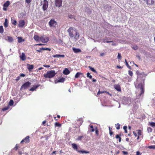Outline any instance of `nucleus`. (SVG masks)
I'll return each instance as SVG.
<instances>
[{
  "mask_svg": "<svg viewBox=\"0 0 155 155\" xmlns=\"http://www.w3.org/2000/svg\"><path fill=\"white\" fill-rule=\"evenodd\" d=\"M67 31L71 38L74 37L76 40H77L78 38L79 37V34L78 31L76 28L71 27L69 28Z\"/></svg>",
  "mask_w": 155,
  "mask_h": 155,
  "instance_id": "obj_1",
  "label": "nucleus"
},
{
  "mask_svg": "<svg viewBox=\"0 0 155 155\" xmlns=\"http://www.w3.org/2000/svg\"><path fill=\"white\" fill-rule=\"evenodd\" d=\"M56 74L55 71L51 70L47 71L43 76L45 78H51L54 77Z\"/></svg>",
  "mask_w": 155,
  "mask_h": 155,
  "instance_id": "obj_2",
  "label": "nucleus"
},
{
  "mask_svg": "<svg viewBox=\"0 0 155 155\" xmlns=\"http://www.w3.org/2000/svg\"><path fill=\"white\" fill-rule=\"evenodd\" d=\"M50 27H55L57 25V22L53 19H51L49 22Z\"/></svg>",
  "mask_w": 155,
  "mask_h": 155,
  "instance_id": "obj_3",
  "label": "nucleus"
},
{
  "mask_svg": "<svg viewBox=\"0 0 155 155\" xmlns=\"http://www.w3.org/2000/svg\"><path fill=\"white\" fill-rule=\"evenodd\" d=\"M31 84V82L28 81L24 83L21 86V89H26L28 87H29Z\"/></svg>",
  "mask_w": 155,
  "mask_h": 155,
  "instance_id": "obj_4",
  "label": "nucleus"
},
{
  "mask_svg": "<svg viewBox=\"0 0 155 155\" xmlns=\"http://www.w3.org/2000/svg\"><path fill=\"white\" fill-rule=\"evenodd\" d=\"M48 7V2L47 0L43 1L42 9L44 11L46 10Z\"/></svg>",
  "mask_w": 155,
  "mask_h": 155,
  "instance_id": "obj_5",
  "label": "nucleus"
},
{
  "mask_svg": "<svg viewBox=\"0 0 155 155\" xmlns=\"http://www.w3.org/2000/svg\"><path fill=\"white\" fill-rule=\"evenodd\" d=\"M137 87L140 89L141 93L140 94V95L143 94L144 92V86L141 83H140L138 84Z\"/></svg>",
  "mask_w": 155,
  "mask_h": 155,
  "instance_id": "obj_6",
  "label": "nucleus"
},
{
  "mask_svg": "<svg viewBox=\"0 0 155 155\" xmlns=\"http://www.w3.org/2000/svg\"><path fill=\"white\" fill-rule=\"evenodd\" d=\"M49 40V38L48 37H44V35L40 37V40L43 43H46Z\"/></svg>",
  "mask_w": 155,
  "mask_h": 155,
  "instance_id": "obj_7",
  "label": "nucleus"
},
{
  "mask_svg": "<svg viewBox=\"0 0 155 155\" xmlns=\"http://www.w3.org/2000/svg\"><path fill=\"white\" fill-rule=\"evenodd\" d=\"M62 0H55V5L56 7H60L62 6Z\"/></svg>",
  "mask_w": 155,
  "mask_h": 155,
  "instance_id": "obj_8",
  "label": "nucleus"
},
{
  "mask_svg": "<svg viewBox=\"0 0 155 155\" xmlns=\"http://www.w3.org/2000/svg\"><path fill=\"white\" fill-rule=\"evenodd\" d=\"M29 138L30 137L29 136H27L21 141V143H23L24 142L26 143H29L30 141Z\"/></svg>",
  "mask_w": 155,
  "mask_h": 155,
  "instance_id": "obj_9",
  "label": "nucleus"
},
{
  "mask_svg": "<svg viewBox=\"0 0 155 155\" xmlns=\"http://www.w3.org/2000/svg\"><path fill=\"white\" fill-rule=\"evenodd\" d=\"M147 5H152L154 3V0H143Z\"/></svg>",
  "mask_w": 155,
  "mask_h": 155,
  "instance_id": "obj_10",
  "label": "nucleus"
},
{
  "mask_svg": "<svg viewBox=\"0 0 155 155\" xmlns=\"http://www.w3.org/2000/svg\"><path fill=\"white\" fill-rule=\"evenodd\" d=\"M27 67L28 70L29 71H31L34 68V66L32 64H27Z\"/></svg>",
  "mask_w": 155,
  "mask_h": 155,
  "instance_id": "obj_11",
  "label": "nucleus"
},
{
  "mask_svg": "<svg viewBox=\"0 0 155 155\" xmlns=\"http://www.w3.org/2000/svg\"><path fill=\"white\" fill-rule=\"evenodd\" d=\"M25 24V22L24 20L20 21L18 23V26L20 27H22L24 26Z\"/></svg>",
  "mask_w": 155,
  "mask_h": 155,
  "instance_id": "obj_12",
  "label": "nucleus"
},
{
  "mask_svg": "<svg viewBox=\"0 0 155 155\" xmlns=\"http://www.w3.org/2000/svg\"><path fill=\"white\" fill-rule=\"evenodd\" d=\"M114 87L117 91H121V87L119 85L117 84L114 85Z\"/></svg>",
  "mask_w": 155,
  "mask_h": 155,
  "instance_id": "obj_13",
  "label": "nucleus"
},
{
  "mask_svg": "<svg viewBox=\"0 0 155 155\" xmlns=\"http://www.w3.org/2000/svg\"><path fill=\"white\" fill-rule=\"evenodd\" d=\"M40 86V85H34L33 87H31L29 90L30 91H34L38 87Z\"/></svg>",
  "mask_w": 155,
  "mask_h": 155,
  "instance_id": "obj_14",
  "label": "nucleus"
},
{
  "mask_svg": "<svg viewBox=\"0 0 155 155\" xmlns=\"http://www.w3.org/2000/svg\"><path fill=\"white\" fill-rule=\"evenodd\" d=\"M20 57L22 61H25L26 59V56L24 53H22L21 55L20 56Z\"/></svg>",
  "mask_w": 155,
  "mask_h": 155,
  "instance_id": "obj_15",
  "label": "nucleus"
},
{
  "mask_svg": "<svg viewBox=\"0 0 155 155\" xmlns=\"http://www.w3.org/2000/svg\"><path fill=\"white\" fill-rule=\"evenodd\" d=\"M73 51L75 53H78L81 52V50L80 49L73 48H72Z\"/></svg>",
  "mask_w": 155,
  "mask_h": 155,
  "instance_id": "obj_16",
  "label": "nucleus"
},
{
  "mask_svg": "<svg viewBox=\"0 0 155 155\" xmlns=\"http://www.w3.org/2000/svg\"><path fill=\"white\" fill-rule=\"evenodd\" d=\"M6 40L9 42H12L13 41V39L10 36H8L7 37Z\"/></svg>",
  "mask_w": 155,
  "mask_h": 155,
  "instance_id": "obj_17",
  "label": "nucleus"
},
{
  "mask_svg": "<svg viewBox=\"0 0 155 155\" xmlns=\"http://www.w3.org/2000/svg\"><path fill=\"white\" fill-rule=\"evenodd\" d=\"M71 145L72 147L73 148V149L74 150H76L78 152V151L79 150H78V147L77 146V144L75 143H72Z\"/></svg>",
  "mask_w": 155,
  "mask_h": 155,
  "instance_id": "obj_18",
  "label": "nucleus"
},
{
  "mask_svg": "<svg viewBox=\"0 0 155 155\" xmlns=\"http://www.w3.org/2000/svg\"><path fill=\"white\" fill-rule=\"evenodd\" d=\"M63 73L65 75H68L70 73V72L68 69L66 68L63 71Z\"/></svg>",
  "mask_w": 155,
  "mask_h": 155,
  "instance_id": "obj_19",
  "label": "nucleus"
},
{
  "mask_svg": "<svg viewBox=\"0 0 155 155\" xmlns=\"http://www.w3.org/2000/svg\"><path fill=\"white\" fill-rule=\"evenodd\" d=\"M10 4V2L9 1H7L4 4L3 7H4L7 8L9 6Z\"/></svg>",
  "mask_w": 155,
  "mask_h": 155,
  "instance_id": "obj_20",
  "label": "nucleus"
},
{
  "mask_svg": "<svg viewBox=\"0 0 155 155\" xmlns=\"http://www.w3.org/2000/svg\"><path fill=\"white\" fill-rule=\"evenodd\" d=\"M53 57L54 58H56V57H63L64 58L65 57V56L64 54H55L53 55Z\"/></svg>",
  "mask_w": 155,
  "mask_h": 155,
  "instance_id": "obj_21",
  "label": "nucleus"
},
{
  "mask_svg": "<svg viewBox=\"0 0 155 155\" xmlns=\"http://www.w3.org/2000/svg\"><path fill=\"white\" fill-rule=\"evenodd\" d=\"M34 39L36 41H39L40 40V37L37 35H35L34 36Z\"/></svg>",
  "mask_w": 155,
  "mask_h": 155,
  "instance_id": "obj_22",
  "label": "nucleus"
},
{
  "mask_svg": "<svg viewBox=\"0 0 155 155\" xmlns=\"http://www.w3.org/2000/svg\"><path fill=\"white\" fill-rule=\"evenodd\" d=\"M78 152L80 153H89V151H86L84 150H78Z\"/></svg>",
  "mask_w": 155,
  "mask_h": 155,
  "instance_id": "obj_23",
  "label": "nucleus"
},
{
  "mask_svg": "<svg viewBox=\"0 0 155 155\" xmlns=\"http://www.w3.org/2000/svg\"><path fill=\"white\" fill-rule=\"evenodd\" d=\"M24 41V40L21 37H18V43H20Z\"/></svg>",
  "mask_w": 155,
  "mask_h": 155,
  "instance_id": "obj_24",
  "label": "nucleus"
},
{
  "mask_svg": "<svg viewBox=\"0 0 155 155\" xmlns=\"http://www.w3.org/2000/svg\"><path fill=\"white\" fill-rule=\"evenodd\" d=\"M131 48H132L133 49L136 50L138 49V46L137 45H133L131 46Z\"/></svg>",
  "mask_w": 155,
  "mask_h": 155,
  "instance_id": "obj_25",
  "label": "nucleus"
},
{
  "mask_svg": "<svg viewBox=\"0 0 155 155\" xmlns=\"http://www.w3.org/2000/svg\"><path fill=\"white\" fill-rule=\"evenodd\" d=\"M65 80V79L63 78L62 77L60 78H59L58 81V82H63Z\"/></svg>",
  "mask_w": 155,
  "mask_h": 155,
  "instance_id": "obj_26",
  "label": "nucleus"
},
{
  "mask_svg": "<svg viewBox=\"0 0 155 155\" xmlns=\"http://www.w3.org/2000/svg\"><path fill=\"white\" fill-rule=\"evenodd\" d=\"M120 135L117 134L116 136V138L119 139V142H121V137H120Z\"/></svg>",
  "mask_w": 155,
  "mask_h": 155,
  "instance_id": "obj_27",
  "label": "nucleus"
},
{
  "mask_svg": "<svg viewBox=\"0 0 155 155\" xmlns=\"http://www.w3.org/2000/svg\"><path fill=\"white\" fill-rule=\"evenodd\" d=\"M90 131L91 132H93L94 131L95 129H94L93 125H90Z\"/></svg>",
  "mask_w": 155,
  "mask_h": 155,
  "instance_id": "obj_28",
  "label": "nucleus"
},
{
  "mask_svg": "<svg viewBox=\"0 0 155 155\" xmlns=\"http://www.w3.org/2000/svg\"><path fill=\"white\" fill-rule=\"evenodd\" d=\"M8 26V20L7 19H5V21L4 23V26L5 27H7Z\"/></svg>",
  "mask_w": 155,
  "mask_h": 155,
  "instance_id": "obj_29",
  "label": "nucleus"
},
{
  "mask_svg": "<svg viewBox=\"0 0 155 155\" xmlns=\"http://www.w3.org/2000/svg\"><path fill=\"white\" fill-rule=\"evenodd\" d=\"M82 74V73L78 72H77L75 75V77L76 78H78L80 75Z\"/></svg>",
  "mask_w": 155,
  "mask_h": 155,
  "instance_id": "obj_30",
  "label": "nucleus"
},
{
  "mask_svg": "<svg viewBox=\"0 0 155 155\" xmlns=\"http://www.w3.org/2000/svg\"><path fill=\"white\" fill-rule=\"evenodd\" d=\"M125 64L127 66L128 68L130 69H131V67L128 64V63L127 62V61L126 59L125 60Z\"/></svg>",
  "mask_w": 155,
  "mask_h": 155,
  "instance_id": "obj_31",
  "label": "nucleus"
},
{
  "mask_svg": "<svg viewBox=\"0 0 155 155\" xmlns=\"http://www.w3.org/2000/svg\"><path fill=\"white\" fill-rule=\"evenodd\" d=\"M88 68L90 69V70L94 72H95V73H96L97 72H96V70L93 68L92 67H91L90 66H88Z\"/></svg>",
  "mask_w": 155,
  "mask_h": 155,
  "instance_id": "obj_32",
  "label": "nucleus"
},
{
  "mask_svg": "<svg viewBox=\"0 0 155 155\" xmlns=\"http://www.w3.org/2000/svg\"><path fill=\"white\" fill-rule=\"evenodd\" d=\"M61 126V124L59 123L58 122H56L55 123V127H60Z\"/></svg>",
  "mask_w": 155,
  "mask_h": 155,
  "instance_id": "obj_33",
  "label": "nucleus"
},
{
  "mask_svg": "<svg viewBox=\"0 0 155 155\" xmlns=\"http://www.w3.org/2000/svg\"><path fill=\"white\" fill-rule=\"evenodd\" d=\"M4 32V29L2 26H0V33L2 34Z\"/></svg>",
  "mask_w": 155,
  "mask_h": 155,
  "instance_id": "obj_34",
  "label": "nucleus"
},
{
  "mask_svg": "<svg viewBox=\"0 0 155 155\" xmlns=\"http://www.w3.org/2000/svg\"><path fill=\"white\" fill-rule=\"evenodd\" d=\"M19 148V144H17L16 145L15 147L14 148V150H16Z\"/></svg>",
  "mask_w": 155,
  "mask_h": 155,
  "instance_id": "obj_35",
  "label": "nucleus"
},
{
  "mask_svg": "<svg viewBox=\"0 0 155 155\" xmlns=\"http://www.w3.org/2000/svg\"><path fill=\"white\" fill-rule=\"evenodd\" d=\"M137 132L138 135H139V136H140L141 135L142 132L141 130H137Z\"/></svg>",
  "mask_w": 155,
  "mask_h": 155,
  "instance_id": "obj_36",
  "label": "nucleus"
},
{
  "mask_svg": "<svg viewBox=\"0 0 155 155\" xmlns=\"http://www.w3.org/2000/svg\"><path fill=\"white\" fill-rule=\"evenodd\" d=\"M14 104L13 101L12 100H11L9 103V104L10 106H12Z\"/></svg>",
  "mask_w": 155,
  "mask_h": 155,
  "instance_id": "obj_37",
  "label": "nucleus"
},
{
  "mask_svg": "<svg viewBox=\"0 0 155 155\" xmlns=\"http://www.w3.org/2000/svg\"><path fill=\"white\" fill-rule=\"evenodd\" d=\"M87 77L88 78H89L90 79H92V76L91 75H90V74L89 72H87Z\"/></svg>",
  "mask_w": 155,
  "mask_h": 155,
  "instance_id": "obj_38",
  "label": "nucleus"
},
{
  "mask_svg": "<svg viewBox=\"0 0 155 155\" xmlns=\"http://www.w3.org/2000/svg\"><path fill=\"white\" fill-rule=\"evenodd\" d=\"M148 147L150 149H155V145H151L149 146Z\"/></svg>",
  "mask_w": 155,
  "mask_h": 155,
  "instance_id": "obj_39",
  "label": "nucleus"
},
{
  "mask_svg": "<svg viewBox=\"0 0 155 155\" xmlns=\"http://www.w3.org/2000/svg\"><path fill=\"white\" fill-rule=\"evenodd\" d=\"M147 130L148 133H150L152 131V129L150 127H148L147 128Z\"/></svg>",
  "mask_w": 155,
  "mask_h": 155,
  "instance_id": "obj_40",
  "label": "nucleus"
},
{
  "mask_svg": "<svg viewBox=\"0 0 155 155\" xmlns=\"http://www.w3.org/2000/svg\"><path fill=\"white\" fill-rule=\"evenodd\" d=\"M115 125L116 126V128L117 130H119L120 129V124L118 123V124H116Z\"/></svg>",
  "mask_w": 155,
  "mask_h": 155,
  "instance_id": "obj_41",
  "label": "nucleus"
},
{
  "mask_svg": "<svg viewBox=\"0 0 155 155\" xmlns=\"http://www.w3.org/2000/svg\"><path fill=\"white\" fill-rule=\"evenodd\" d=\"M127 126H124L123 127V129L124 130L125 133H127Z\"/></svg>",
  "mask_w": 155,
  "mask_h": 155,
  "instance_id": "obj_42",
  "label": "nucleus"
},
{
  "mask_svg": "<svg viewBox=\"0 0 155 155\" xmlns=\"http://www.w3.org/2000/svg\"><path fill=\"white\" fill-rule=\"evenodd\" d=\"M128 74L129 75L131 76L132 77L133 76V73L132 71H128Z\"/></svg>",
  "mask_w": 155,
  "mask_h": 155,
  "instance_id": "obj_43",
  "label": "nucleus"
},
{
  "mask_svg": "<svg viewBox=\"0 0 155 155\" xmlns=\"http://www.w3.org/2000/svg\"><path fill=\"white\" fill-rule=\"evenodd\" d=\"M150 125L152 127H155V123L151 122L150 124Z\"/></svg>",
  "mask_w": 155,
  "mask_h": 155,
  "instance_id": "obj_44",
  "label": "nucleus"
},
{
  "mask_svg": "<svg viewBox=\"0 0 155 155\" xmlns=\"http://www.w3.org/2000/svg\"><path fill=\"white\" fill-rule=\"evenodd\" d=\"M41 49H43V50H48L49 51H51L50 48H41Z\"/></svg>",
  "mask_w": 155,
  "mask_h": 155,
  "instance_id": "obj_45",
  "label": "nucleus"
},
{
  "mask_svg": "<svg viewBox=\"0 0 155 155\" xmlns=\"http://www.w3.org/2000/svg\"><path fill=\"white\" fill-rule=\"evenodd\" d=\"M117 58L118 59H120L121 58V55L120 53H118V54Z\"/></svg>",
  "mask_w": 155,
  "mask_h": 155,
  "instance_id": "obj_46",
  "label": "nucleus"
},
{
  "mask_svg": "<svg viewBox=\"0 0 155 155\" xmlns=\"http://www.w3.org/2000/svg\"><path fill=\"white\" fill-rule=\"evenodd\" d=\"M83 137V136H79L78 137L77 139V140H81L82 138Z\"/></svg>",
  "mask_w": 155,
  "mask_h": 155,
  "instance_id": "obj_47",
  "label": "nucleus"
},
{
  "mask_svg": "<svg viewBox=\"0 0 155 155\" xmlns=\"http://www.w3.org/2000/svg\"><path fill=\"white\" fill-rule=\"evenodd\" d=\"M98 132H99V131H98V129H97V127H96L95 133L97 135H98L99 134Z\"/></svg>",
  "mask_w": 155,
  "mask_h": 155,
  "instance_id": "obj_48",
  "label": "nucleus"
},
{
  "mask_svg": "<svg viewBox=\"0 0 155 155\" xmlns=\"http://www.w3.org/2000/svg\"><path fill=\"white\" fill-rule=\"evenodd\" d=\"M104 93H105V91H101L99 90L98 92H97V94L98 95L100 94H102Z\"/></svg>",
  "mask_w": 155,
  "mask_h": 155,
  "instance_id": "obj_49",
  "label": "nucleus"
},
{
  "mask_svg": "<svg viewBox=\"0 0 155 155\" xmlns=\"http://www.w3.org/2000/svg\"><path fill=\"white\" fill-rule=\"evenodd\" d=\"M8 109V107H6L2 108V110L3 111H5Z\"/></svg>",
  "mask_w": 155,
  "mask_h": 155,
  "instance_id": "obj_50",
  "label": "nucleus"
},
{
  "mask_svg": "<svg viewBox=\"0 0 155 155\" xmlns=\"http://www.w3.org/2000/svg\"><path fill=\"white\" fill-rule=\"evenodd\" d=\"M12 24H14V25H16L17 24V22L15 20H14L12 22Z\"/></svg>",
  "mask_w": 155,
  "mask_h": 155,
  "instance_id": "obj_51",
  "label": "nucleus"
},
{
  "mask_svg": "<svg viewBox=\"0 0 155 155\" xmlns=\"http://www.w3.org/2000/svg\"><path fill=\"white\" fill-rule=\"evenodd\" d=\"M25 2L27 4H29L32 1V0H25Z\"/></svg>",
  "mask_w": 155,
  "mask_h": 155,
  "instance_id": "obj_52",
  "label": "nucleus"
},
{
  "mask_svg": "<svg viewBox=\"0 0 155 155\" xmlns=\"http://www.w3.org/2000/svg\"><path fill=\"white\" fill-rule=\"evenodd\" d=\"M141 153L139 151H137L136 152V155H141Z\"/></svg>",
  "mask_w": 155,
  "mask_h": 155,
  "instance_id": "obj_53",
  "label": "nucleus"
},
{
  "mask_svg": "<svg viewBox=\"0 0 155 155\" xmlns=\"http://www.w3.org/2000/svg\"><path fill=\"white\" fill-rule=\"evenodd\" d=\"M43 66L46 68H49L50 67V66L48 65L45 64L43 65Z\"/></svg>",
  "mask_w": 155,
  "mask_h": 155,
  "instance_id": "obj_54",
  "label": "nucleus"
},
{
  "mask_svg": "<svg viewBox=\"0 0 155 155\" xmlns=\"http://www.w3.org/2000/svg\"><path fill=\"white\" fill-rule=\"evenodd\" d=\"M20 79V76H18L16 78V80L17 81H18Z\"/></svg>",
  "mask_w": 155,
  "mask_h": 155,
  "instance_id": "obj_55",
  "label": "nucleus"
},
{
  "mask_svg": "<svg viewBox=\"0 0 155 155\" xmlns=\"http://www.w3.org/2000/svg\"><path fill=\"white\" fill-rule=\"evenodd\" d=\"M25 76V75L23 74H21L19 76L21 77H24Z\"/></svg>",
  "mask_w": 155,
  "mask_h": 155,
  "instance_id": "obj_56",
  "label": "nucleus"
},
{
  "mask_svg": "<svg viewBox=\"0 0 155 155\" xmlns=\"http://www.w3.org/2000/svg\"><path fill=\"white\" fill-rule=\"evenodd\" d=\"M46 121L45 120V121H43L42 123V125H44V126H45V124H46Z\"/></svg>",
  "mask_w": 155,
  "mask_h": 155,
  "instance_id": "obj_57",
  "label": "nucleus"
},
{
  "mask_svg": "<svg viewBox=\"0 0 155 155\" xmlns=\"http://www.w3.org/2000/svg\"><path fill=\"white\" fill-rule=\"evenodd\" d=\"M104 42H106V43H109V42H113V41H104Z\"/></svg>",
  "mask_w": 155,
  "mask_h": 155,
  "instance_id": "obj_58",
  "label": "nucleus"
},
{
  "mask_svg": "<svg viewBox=\"0 0 155 155\" xmlns=\"http://www.w3.org/2000/svg\"><path fill=\"white\" fill-rule=\"evenodd\" d=\"M92 81L93 82H95L97 81L96 79L93 78L92 79Z\"/></svg>",
  "mask_w": 155,
  "mask_h": 155,
  "instance_id": "obj_59",
  "label": "nucleus"
},
{
  "mask_svg": "<svg viewBox=\"0 0 155 155\" xmlns=\"http://www.w3.org/2000/svg\"><path fill=\"white\" fill-rule=\"evenodd\" d=\"M105 93H106L107 94L109 95L110 96H111V94H110L109 92H107L106 91H105Z\"/></svg>",
  "mask_w": 155,
  "mask_h": 155,
  "instance_id": "obj_60",
  "label": "nucleus"
},
{
  "mask_svg": "<svg viewBox=\"0 0 155 155\" xmlns=\"http://www.w3.org/2000/svg\"><path fill=\"white\" fill-rule=\"evenodd\" d=\"M113 132H112L111 130H110V131H109V134L110 135H111L113 134Z\"/></svg>",
  "mask_w": 155,
  "mask_h": 155,
  "instance_id": "obj_61",
  "label": "nucleus"
},
{
  "mask_svg": "<svg viewBox=\"0 0 155 155\" xmlns=\"http://www.w3.org/2000/svg\"><path fill=\"white\" fill-rule=\"evenodd\" d=\"M105 55V54L104 53H102L100 54V56H103Z\"/></svg>",
  "mask_w": 155,
  "mask_h": 155,
  "instance_id": "obj_62",
  "label": "nucleus"
},
{
  "mask_svg": "<svg viewBox=\"0 0 155 155\" xmlns=\"http://www.w3.org/2000/svg\"><path fill=\"white\" fill-rule=\"evenodd\" d=\"M117 68H121L122 67L120 66L117 65Z\"/></svg>",
  "mask_w": 155,
  "mask_h": 155,
  "instance_id": "obj_63",
  "label": "nucleus"
},
{
  "mask_svg": "<svg viewBox=\"0 0 155 155\" xmlns=\"http://www.w3.org/2000/svg\"><path fill=\"white\" fill-rule=\"evenodd\" d=\"M133 134L135 137H136L137 136V134L136 133H135L134 132H133Z\"/></svg>",
  "mask_w": 155,
  "mask_h": 155,
  "instance_id": "obj_64",
  "label": "nucleus"
}]
</instances>
